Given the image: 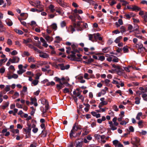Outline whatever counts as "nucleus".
<instances>
[{
    "label": "nucleus",
    "mask_w": 147,
    "mask_h": 147,
    "mask_svg": "<svg viewBox=\"0 0 147 147\" xmlns=\"http://www.w3.org/2000/svg\"><path fill=\"white\" fill-rule=\"evenodd\" d=\"M5 30L3 25H0V32H4Z\"/></svg>",
    "instance_id": "34"
},
{
    "label": "nucleus",
    "mask_w": 147,
    "mask_h": 147,
    "mask_svg": "<svg viewBox=\"0 0 147 147\" xmlns=\"http://www.w3.org/2000/svg\"><path fill=\"white\" fill-rule=\"evenodd\" d=\"M5 22L6 24L9 26H12L13 24L12 22L9 19H7L5 20Z\"/></svg>",
    "instance_id": "12"
},
{
    "label": "nucleus",
    "mask_w": 147,
    "mask_h": 147,
    "mask_svg": "<svg viewBox=\"0 0 147 147\" xmlns=\"http://www.w3.org/2000/svg\"><path fill=\"white\" fill-rule=\"evenodd\" d=\"M39 56L44 58H48L49 57L48 54L45 53H42L39 55Z\"/></svg>",
    "instance_id": "10"
},
{
    "label": "nucleus",
    "mask_w": 147,
    "mask_h": 147,
    "mask_svg": "<svg viewBox=\"0 0 147 147\" xmlns=\"http://www.w3.org/2000/svg\"><path fill=\"white\" fill-rule=\"evenodd\" d=\"M58 65L60 67V68L61 70H64L65 69H68L70 67L69 65H67L64 66L63 64H59Z\"/></svg>",
    "instance_id": "3"
},
{
    "label": "nucleus",
    "mask_w": 147,
    "mask_h": 147,
    "mask_svg": "<svg viewBox=\"0 0 147 147\" xmlns=\"http://www.w3.org/2000/svg\"><path fill=\"white\" fill-rule=\"evenodd\" d=\"M13 73V72L11 70H9L7 72V75L5 77H7L9 80H10L12 78L15 79H17L18 77V75L16 74H13L12 75Z\"/></svg>",
    "instance_id": "1"
},
{
    "label": "nucleus",
    "mask_w": 147,
    "mask_h": 147,
    "mask_svg": "<svg viewBox=\"0 0 147 147\" xmlns=\"http://www.w3.org/2000/svg\"><path fill=\"white\" fill-rule=\"evenodd\" d=\"M113 109L115 111H118L119 109L117 108V106L116 105H114L112 106Z\"/></svg>",
    "instance_id": "53"
},
{
    "label": "nucleus",
    "mask_w": 147,
    "mask_h": 147,
    "mask_svg": "<svg viewBox=\"0 0 147 147\" xmlns=\"http://www.w3.org/2000/svg\"><path fill=\"white\" fill-rule=\"evenodd\" d=\"M63 92L65 93H69V90L68 88H66L63 89Z\"/></svg>",
    "instance_id": "56"
},
{
    "label": "nucleus",
    "mask_w": 147,
    "mask_h": 147,
    "mask_svg": "<svg viewBox=\"0 0 147 147\" xmlns=\"http://www.w3.org/2000/svg\"><path fill=\"white\" fill-rule=\"evenodd\" d=\"M122 37L121 36H119L117 37L115 40V42L117 43L119 42L120 40L122 38Z\"/></svg>",
    "instance_id": "32"
},
{
    "label": "nucleus",
    "mask_w": 147,
    "mask_h": 147,
    "mask_svg": "<svg viewBox=\"0 0 147 147\" xmlns=\"http://www.w3.org/2000/svg\"><path fill=\"white\" fill-rule=\"evenodd\" d=\"M30 100L31 101V104H33L36 107L37 106L38 104L36 102L37 100L36 98H31Z\"/></svg>",
    "instance_id": "9"
},
{
    "label": "nucleus",
    "mask_w": 147,
    "mask_h": 147,
    "mask_svg": "<svg viewBox=\"0 0 147 147\" xmlns=\"http://www.w3.org/2000/svg\"><path fill=\"white\" fill-rule=\"evenodd\" d=\"M56 87L58 90H60L63 87V85H61L57 84Z\"/></svg>",
    "instance_id": "51"
},
{
    "label": "nucleus",
    "mask_w": 147,
    "mask_h": 147,
    "mask_svg": "<svg viewBox=\"0 0 147 147\" xmlns=\"http://www.w3.org/2000/svg\"><path fill=\"white\" fill-rule=\"evenodd\" d=\"M117 69V72L118 74L122 75L124 73V70L121 67L119 66V68H118Z\"/></svg>",
    "instance_id": "8"
},
{
    "label": "nucleus",
    "mask_w": 147,
    "mask_h": 147,
    "mask_svg": "<svg viewBox=\"0 0 147 147\" xmlns=\"http://www.w3.org/2000/svg\"><path fill=\"white\" fill-rule=\"evenodd\" d=\"M110 82V81L107 79H105L104 81V83L106 84V86H109L110 85L109 83Z\"/></svg>",
    "instance_id": "35"
},
{
    "label": "nucleus",
    "mask_w": 147,
    "mask_h": 147,
    "mask_svg": "<svg viewBox=\"0 0 147 147\" xmlns=\"http://www.w3.org/2000/svg\"><path fill=\"white\" fill-rule=\"evenodd\" d=\"M120 2L122 3V5H123L125 6L127 4H128V3L125 0H120Z\"/></svg>",
    "instance_id": "45"
},
{
    "label": "nucleus",
    "mask_w": 147,
    "mask_h": 147,
    "mask_svg": "<svg viewBox=\"0 0 147 147\" xmlns=\"http://www.w3.org/2000/svg\"><path fill=\"white\" fill-rule=\"evenodd\" d=\"M9 103L8 102H6L5 103V105H3L1 106V108L3 109H4L5 108L8 106Z\"/></svg>",
    "instance_id": "28"
},
{
    "label": "nucleus",
    "mask_w": 147,
    "mask_h": 147,
    "mask_svg": "<svg viewBox=\"0 0 147 147\" xmlns=\"http://www.w3.org/2000/svg\"><path fill=\"white\" fill-rule=\"evenodd\" d=\"M23 130L26 132V138H30V137L31 134L30 132L31 131H28L26 130V128H24L23 129Z\"/></svg>",
    "instance_id": "11"
},
{
    "label": "nucleus",
    "mask_w": 147,
    "mask_h": 147,
    "mask_svg": "<svg viewBox=\"0 0 147 147\" xmlns=\"http://www.w3.org/2000/svg\"><path fill=\"white\" fill-rule=\"evenodd\" d=\"M68 30L69 32H71V33H73L75 31V30L72 25H70L69 27Z\"/></svg>",
    "instance_id": "17"
},
{
    "label": "nucleus",
    "mask_w": 147,
    "mask_h": 147,
    "mask_svg": "<svg viewBox=\"0 0 147 147\" xmlns=\"http://www.w3.org/2000/svg\"><path fill=\"white\" fill-rule=\"evenodd\" d=\"M132 9L134 11H140L141 10V8L138 6H135L133 7Z\"/></svg>",
    "instance_id": "33"
},
{
    "label": "nucleus",
    "mask_w": 147,
    "mask_h": 147,
    "mask_svg": "<svg viewBox=\"0 0 147 147\" xmlns=\"http://www.w3.org/2000/svg\"><path fill=\"white\" fill-rule=\"evenodd\" d=\"M88 25L87 23H84L83 22L82 27V28H86L88 27Z\"/></svg>",
    "instance_id": "63"
},
{
    "label": "nucleus",
    "mask_w": 147,
    "mask_h": 147,
    "mask_svg": "<svg viewBox=\"0 0 147 147\" xmlns=\"http://www.w3.org/2000/svg\"><path fill=\"white\" fill-rule=\"evenodd\" d=\"M40 127L42 129H43L42 131V133L44 135V136H46L47 135V133L45 130V124L44 123H42L40 125Z\"/></svg>",
    "instance_id": "7"
},
{
    "label": "nucleus",
    "mask_w": 147,
    "mask_h": 147,
    "mask_svg": "<svg viewBox=\"0 0 147 147\" xmlns=\"http://www.w3.org/2000/svg\"><path fill=\"white\" fill-rule=\"evenodd\" d=\"M23 54L24 55L27 56H29L30 55V54L27 51H25L24 52Z\"/></svg>",
    "instance_id": "62"
},
{
    "label": "nucleus",
    "mask_w": 147,
    "mask_h": 147,
    "mask_svg": "<svg viewBox=\"0 0 147 147\" xmlns=\"http://www.w3.org/2000/svg\"><path fill=\"white\" fill-rule=\"evenodd\" d=\"M119 142L117 140H115L113 141V144L115 147L117 146V145L118 144Z\"/></svg>",
    "instance_id": "39"
},
{
    "label": "nucleus",
    "mask_w": 147,
    "mask_h": 147,
    "mask_svg": "<svg viewBox=\"0 0 147 147\" xmlns=\"http://www.w3.org/2000/svg\"><path fill=\"white\" fill-rule=\"evenodd\" d=\"M28 62H33L34 63L36 62L34 58L32 56H31L28 58Z\"/></svg>",
    "instance_id": "15"
},
{
    "label": "nucleus",
    "mask_w": 147,
    "mask_h": 147,
    "mask_svg": "<svg viewBox=\"0 0 147 147\" xmlns=\"http://www.w3.org/2000/svg\"><path fill=\"white\" fill-rule=\"evenodd\" d=\"M134 36H135L137 37V38H139V39H142V36H141L138 35H137L136 32H135V34H134Z\"/></svg>",
    "instance_id": "57"
},
{
    "label": "nucleus",
    "mask_w": 147,
    "mask_h": 147,
    "mask_svg": "<svg viewBox=\"0 0 147 147\" xmlns=\"http://www.w3.org/2000/svg\"><path fill=\"white\" fill-rule=\"evenodd\" d=\"M19 70L17 71V73L19 75H21L23 73L25 72L26 70L24 69H19Z\"/></svg>",
    "instance_id": "23"
},
{
    "label": "nucleus",
    "mask_w": 147,
    "mask_h": 147,
    "mask_svg": "<svg viewBox=\"0 0 147 147\" xmlns=\"http://www.w3.org/2000/svg\"><path fill=\"white\" fill-rule=\"evenodd\" d=\"M14 30L17 33L21 35L23 34V32L20 30L16 29Z\"/></svg>",
    "instance_id": "26"
},
{
    "label": "nucleus",
    "mask_w": 147,
    "mask_h": 147,
    "mask_svg": "<svg viewBox=\"0 0 147 147\" xmlns=\"http://www.w3.org/2000/svg\"><path fill=\"white\" fill-rule=\"evenodd\" d=\"M84 77L85 79L87 80H88L90 78H89L88 74L87 73L84 74Z\"/></svg>",
    "instance_id": "36"
},
{
    "label": "nucleus",
    "mask_w": 147,
    "mask_h": 147,
    "mask_svg": "<svg viewBox=\"0 0 147 147\" xmlns=\"http://www.w3.org/2000/svg\"><path fill=\"white\" fill-rule=\"evenodd\" d=\"M38 82V80H34L32 82V84H33L34 86L37 85Z\"/></svg>",
    "instance_id": "37"
},
{
    "label": "nucleus",
    "mask_w": 147,
    "mask_h": 147,
    "mask_svg": "<svg viewBox=\"0 0 147 147\" xmlns=\"http://www.w3.org/2000/svg\"><path fill=\"white\" fill-rule=\"evenodd\" d=\"M109 114L110 115V116L111 117H114V113L111 110H110L109 111Z\"/></svg>",
    "instance_id": "52"
},
{
    "label": "nucleus",
    "mask_w": 147,
    "mask_h": 147,
    "mask_svg": "<svg viewBox=\"0 0 147 147\" xmlns=\"http://www.w3.org/2000/svg\"><path fill=\"white\" fill-rule=\"evenodd\" d=\"M71 54H70L69 56L67 57L68 58L70 59L71 60L73 61V60H74V51H71Z\"/></svg>",
    "instance_id": "16"
},
{
    "label": "nucleus",
    "mask_w": 147,
    "mask_h": 147,
    "mask_svg": "<svg viewBox=\"0 0 147 147\" xmlns=\"http://www.w3.org/2000/svg\"><path fill=\"white\" fill-rule=\"evenodd\" d=\"M105 57L103 56H100L98 58V60L101 61H103L105 60Z\"/></svg>",
    "instance_id": "58"
},
{
    "label": "nucleus",
    "mask_w": 147,
    "mask_h": 147,
    "mask_svg": "<svg viewBox=\"0 0 147 147\" xmlns=\"http://www.w3.org/2000/svg\"><path fill=\"white\" fill-rule=\"evenodd\" d=\"M51 28L54 30H56L57 28V26L56 24L54 23L51 26Z\"/></svg>",
    "instance_id": "27"
},
{
    "label": "nucleus",
    "mask_w": 147,
    "mask_h": 147,
    "mask_svg": "<svg viewBox=\"0 0 147 147\" xmlns=\"http://www.w3.org/2000/svg\"><path fill=\"white\" fill-rule=\"evenodd\" d=\"M32 40L30 38H28L26 40L24 39L23 40V43L26 45H28L27 43L28 42H32Z\"/></svg>",
    "instance_id": "13"
},
{
    "label": "nucleus",
    "mask_w": 147,
    "mask_h": 147,
    "mask_svg": "<svg viewBox=\"0 0 147 147\" xmlns=\"http://www.w3.org/2000/svg\"><path fill=\"white\" fill-rule=\"evenodd\" d=\"M82 92V91H79L76 92V90H74L73 91V94L76 95V96L78 97L81 95V93Z\"/></svg>",
    "instance_id": "22"
},
{
    "label": "nucleus",
    "mask_w": 147,
    "mask_h": 147,
    "mask_svg": "<svg viewBox=\"0 0 147 147\" xmlns=\"http://www.w3.org/2000/svg\"><path fill=\"white\" fill-rule=\"evenodd\" d=\"M55 11L58 13L59 14H60L61 13V8L60 7H56L55 8Z\"/></svg>",
    "instance_id": "29"
},
{
    "label": "nucleus",
    "mask_w": 147,
    "mask_h": 147,
    "mask_svg": "<svg viewBox=\"0 0 147 147\" xmlns=\"http://www.w3.org/2000/svg\"><path fill=\"white\" fill-rule=\"evenodd\" d=\"M112 56L115 57V58L112 60V61L114 62H117L119 61V59L116 57L112 55Z\"/></svg>",
    "instance_id": "48"
},
{
    "label": "nucleus",
    "mask_w": 147,
    "mask_h": 147,
    "mask_svg": "<svg viewBox=\"0 0 147 147\" xmlns=\"http://www.w3.org/2000/svg\"><path fill=\"white\" fill-rule=\"evenodd\" d=\"M30 68L32 69H36V66L34 64H32L30 65Z\"/></svg>",
    "instance_id": "64"
},
{
    "label": "nucleus",
    "mask_w": 147,
    "mask_h": 147,
    "mask_svg": "<svg viewBox=\"0 0 147 147\" xmlns=\"http://www.w3.org/2000/svg\"><path fill=\"white\" fill-rule=\"evenodd\" d=\"M57 2L61 6L65 7L66 6V4L62 0H56Z\"/></svg>",
    "instance_id": "6"
},
{
    "label": "nucleus",
    "mask_w": 147,
    "mask_h": 147,
    "mask_svg": "<svg viewBox=\"0 0 147 147\" xmlns=\"http://www.w3.org/2000/svg\"><path fill=\"white\" fill-rule=\"evenodd\" d=\"M94 37L95 39H98L99 37L100 36V34L98 33H95L93 34Z\"/></svg>",
    "instance_id": "38"
},
{
    "label": "nucleus",
    "mask_w": 147,
    "mask_h": 147,
    "mask_svg": "<svg viewBox=\"0 0 147 147\" xmlns=\"http://www.w3.org/2000/svg\"><path fill=\"white\" fill-rule=\"evenodd\" d=\"M66 24V22L65 21H63L60 23L61 26L62 28H63L65 26Z\"/></svg>",
    "instance_id": "47"
},
{
    "label": "nucleus",
    "mask_w": 147,
    "mask_h": 147,
    "mask_svg": "<svg viewBox=\"0 0 147 147\" xmlns=\"http://www.w3.org/2000/svg\"><path fill=\"white\" fill-rule=\"evenodd\" d=\"M10 85H6L5 88V90L6 92H8L10 90Z\"/></svg>",
    "instance_id": "54"
},
{
    "label": "nucleus",
    "mask_w": 147,
    "mask_h": 147,
    "mask_svg": "<svg viewBox=\"0 0 147 147\" xmlns=\"http://www.w3.org/2000/svg\"><path fill=\"white\" fill-rule=\"evenodd\" d=\"M35 7L38 8H42L43 7L41 2L39 1H37L35 2Z\"/></svg>",
    "instance_id": "5"
},
{
    "label": "nucleus",
    "mask_w": 147,
    "mask_h": 147,
    "mask_svg": "<svg viewBox=\"0 0 147 147\" xmlns=\"http://www.w3.org/2000/svg\"><path fill=\"white\" fill-rule=\"evenodd\" d=\"M134 140L135 142L134 143L135 144H138L140 140V139L138 137L134 138Z\"/></svg>",
    "instance_id": "44"
},
{
    "label": "nucleus",
    "mask_w": 147,
    "mask_h": 147,
    "mask_svg": "<svg viewBox=\"0 0 147 147\" xmlns=\"http://www.w3.org/2000/svg\"><path fill=\"white\" fill-rule=\"evenodd\" d=\"M107 101H104L102 102H101L100 103L98 106V107L100 108H101L102 106L107 105Z\"/></svg>",
    "instance_id": "20"
},
{
    "label": "nucleus",
    "mask_w": 147,
    "mask_h": 147,
    "mask_svg": "<svg viewBox=\"0 0 147 147\" xmlns=\"http://www.w3.org/2000/svg\"><path fill=\"white\" fill-rule=\"evenodd\" d=\"M20 59L17 57H13L12 59L11 58L9 59V61H11L12 63H18Z\"/></svg>",
    "instance_id": "4"
},
{
    "label": "nucleus",
    "mask_w": 147,
    "mask_h": 147,
    "mask_svg": "<svg viewBox=\"0 0 147 147\" xmlns=\"http://www.w3.org/2000/svg\"><path fill=\"white\" fill-rule=\"evenodd\" d=\"M109 47H105L102 49V51L104 53H106L108 52L109 50Z\"/></svg>",
    "instance_id": "30"
},
{
    "label": "nucleus",
    "mask_w": 147,
    "mask_h": 147,
    "mask_svg": "<svg viewBox=\"0 0 147 147\" xmlns=\"http://www.w3.org/2000/svg\"><path fill=\"white\" fill-rule=\"evenodd\" d=\"M78 129V127H76V124L75 123L72 129L71 130L69 136L71 138H72L73 136V134H74V132L77 131Z\"/></svg>",
    "instance_id": "2"
},
{
    "label": "nucleus",
    "mask_w": 147,
    "mask_h": 147,
    "mask_svg": "<svg viewBox=\"0 0 147 147\" xmlns=\"http://www.w3.org/2000/svg\"><path fill=\"white\" fill-rule=\"evenodd\" d=\"M131 68H132L133 69L134 68L132 66H129V65L127 67H123V68L124 69V70L125 71H126V72H130V69Z\"/></svg>",
    "instance_id": "14"
},
{
    "label": "nucleus",
    "mask_w": 147,
    "mask_h": 147,
    "mask_svg": "<svg viewBox=\"0 0 147 147\" xmlns=\"http://www.w3.org/2000/svg\"><path fill=\"white\" fill-rule=\"evenodd\" d=\"M5 71V68L3 67L0 69V73L1 74H3L4 73Z\"/></svg>",
    "instance_id": "59"
},
{
    "label": "nucleus",
    "mask_w": 147,
    "mask_h": 147,
    "mask_svg": "<svg viewBox=\"0 0 147 147\" xmlns=\"http://www.w3.org/2000/svg\"><path fill=\"white\" fill-rule=\"evenodd\" d=\"M56 38L57 39V41H55V42L57 43L59 42L61 40V38L59 36H56Z\"/></svg>",
    "instance_id": "61"
},
{
    "label": "nucleus",
    "mask_w": 147,
    "mask_h": 147,
    "mask_svg": "<svg viewBox=\"0 0 147 147\" xmlns=\"http://www.w3.org/2000/svg\"><path fill=\"white\" fill-rule=\"evenodd\" d=\"M143 123V121L142 120H140L138 122V126L140 128H142L144 127Z\"/></svg>",
    "instance_id": "21"
},
{
    "label": "nucleus",
    "mask_w": 147,
    "mask_h": 147,
    "mask_svg": "<svg viewBox=\"0 0 147 147\" xmlns=\"http://www.w3.org/2000/svg\"><path fill=\"white\" fill-rule=\"evenodd\" d=\"M73 14L74 17V18H77V19L79 20H81L82 19L81 17L78 14Z\"/></svg>",
    "instance_id": "41"
},
{
    "label": "nucleus",
    "mask_w": 147,
    "mask_h": 147,
    "mask_svg": "<svg viewBox=\"0 0 147 147\" xmlns=\"http://www.w3.org/2000/svg\"><path fill=\"white\" fill-rule=\"evenodd\" d=\"M121 29V33H123L125 31V28L124 26H122L120 28Z\"/></svg>",
    "instance_id": "46"
},
{
    "label": "nucleus",
    "mask_w": 147,
    "mask_h": 147,
    "mask_svg": "<svg viewBox=\"0 0 147 147\" xmlns=\"http://www.w3.org/2000/svg\"><path fill=\"white\" fill-rule=\"evenodd\" d=\"M142 112H139L138 113L136 117V119L139 120V121L140 120V117L142 116Z\"/></svg>",
    "instance_id": "24"
},
{
    "label": "nucleus",
    "mask_w": 147,
    "mask_h": 147,
    "mask_svg": "<svg viewBox=\"0 0 147 147\" xmlns=\"http://www.w3.org/2000/svg\"><path fill=\"white\" fill-rule=\"evenodd\" d=\"M54 6L52 4L50 5L49 7V9H50L51 11L52 12H54L55 11V8H54Z\"/></svg>",
    "instance_id": "25"
},
{
    "label": "nucleus",
    "mask_w": 147,
    "mask_h": 147,
    "mask_svg": "<svg viewBox=\"0 0 147 147\" xmlns=\"http://www.w3.org/2000/svg\"><path fill=\"white\" fill-rule=\"evenodd\" d=\"M46 40L49 42H51L53 40V38L49 36H43Z\"/></svg>",
    "instance_id": "19"
},
{
    "label": "nucleus",
    "mask_w": 147,
    "mask_h": 147,
    "mask_svg": "<svg viewBox=\"0 0 147 147\" xmlns=\"http://www.w3.org/2000/svg\"><path fill=\"white\" fill-rule=\"evenodd\" d=\"M135 103L136 104L138 105L140 103V98L136 97L135 98Z\"/></svg>",
    "instance_id": "18"
},
{
    "label": "nucleus",
    "mask_w": 147,
    "mask_h": 147,
    "mask_svg": "<svg viewBox=\"0 0 147 147\" xmlns=\"http://www.w3.org/2000/svg\"><path fill=\"white\" fill-rule=\"evenodd\" d=\"M134 30L136 31H138L139 26L137 25H135V26L134 27Z\"/></svg>",
    "instance_id": "60"
},
{
    "label": "nucleus",
    "mask_w": 147,
    "mask_h": 147,
    "mask_svg": "<svg viewBox=\"0 0 147 147\" xmlns=\"http://www.w3.org/2000/svg\"><path fill=\"white\" fill-rule=\"evenodd\" d=\"M8 70L9 71L10 70H12V71L13 72L15 71V69L14 68V66L12 65H11L10 66V67L8 68Z\"/></svg>",
    "instance_id": "40"
},
{
    "label": "nucleus",
    "mask_w": 147,
    "mask_h": 147,
    "mask_svg": "<svg viewBox=\"0 0 147 147\" xmlns=\"http://www.w3.org/2000/svg\"><path fill=\"white\" fill-rule=\"evenodd\" d=\"M37 146V143L35 141L30 146V147H36Z\"/></svg>",
    "instance_id": "42"
},
{
    "label": "nucleus",
    "mask_w": 147,
    "mask_h": 147,
    "mask_svg": "<svg viewBox=\"0 0 147 147\" xmlns=\"http://www.w3.org/2000/svg\"><path fill=\"white\" fill-rule=\"evenodd\" d=\"M138 45V48L140 49H144V50L146 49L145 47H143V45L142 44H140V45Z\"/></svg>",
    "instance_id": "55"
},
{
    "label": "nucleus",
    "mask_w": 147,
    "mask_h": 147,
    "mask_svg": "<svg viewBox=\"0 0 147 147\" xmlns=\"http://www.w3.org/2000/svg\"><path fill=\"white\" fill-rule=\"evenodd\" d=\"M7 43L8 45H11L12 44V41L11 39L9 38L7 39Z\"/></svg>",
    "instance_id": "49"
},
{
    "label": "nucleus",
    "mask_w": 147,
    "mask_h": 147,
    "mask_svg": "<svg viewBox=\"0 0 147 147\" xmlns=\"http://www.w3.org/2000/svg\"><path fill=\"white\" fill-rule=\"evenodd\" d=\"M123 50L124 53H127L129 51L128 49L127 46L124 47L123 48Z\"/></svg>",
    "instance_id": "50"
},
{
    "label": "nucleus",
    "mask_w": 147,
    "mask_h": 147,
    "mask_svg": "<svg viewBox=\"0 0 147 147\" xmlns=\"http://www.w3.org/2000/svg\"><path fill=\"white\" fill-rule=\"evenodd\" d=\"M83 23L82 21H78L77 22V25L78 27H82Z\"/></svg>",
    "instance_id": "43"
},
{
    "label": "nucleus",
    "mask_w": 147,
    "mask_h": 147,
    "mask_svg": "<svg viewBox=\"0 0 147 147\" xmlns=\"http://www.w3.org/2000/svg\"><path fill=\"white\" fill-rule=\"evenodd\" d=\"M147 94L144 93V92L143 93L142 95V97L143 98L144 100L147 101Z\"/></svg>",
    "instance_id": "31"
}]
</instances>
